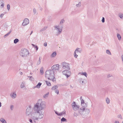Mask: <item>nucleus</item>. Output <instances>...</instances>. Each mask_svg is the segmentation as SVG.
I'll list each match as a JSON object with an SVG mask.
<instances>
[{
    "label": "nucleus",
    "instance_id": "nucleus-23",
    "mask_svg": "<svg viewBox=\"0 0 123 123\" xmlns=\"http://www.w3.org/2000/svg\"><path fill=\"white\" fill-rule=\"evenodd\" d=\"M47 28L48 27L47 26L44 27L43 28H42L40 30V32H41L44 31L47 29Z\"/></svg>",
    "mask_w": 123,
    "mask_h": 123
},
{
    "label": "nucleus",
    "instance_id": "nucleus-16",
    "mask_svg": "<svg viewBox=\"0 0 123 123\" xmlns=\"http://www.w3.org/2000/svg\"><path fill=\"white\" fill-rule=\"evenodd\" d=\"M81 2H79L78 3L76 4V6L77 8H80L81 6Z\"/></svg>",
    "mask_w": 123,
    "mask_h": 123
},
{
    "label": "nucleus",
    "instance_id": "nucleus-14",
    "mask_svg": "<svg viewBox=\"0 0 123 123\" xmlns=\"http://www.w3.org/2000/svg\"><path fill=\"white\" fill-rule=\"evenodd\" d=\"M4 6V3L3 1L2 0L1 3H0V8H2Z\"/></svg>",
    "mask_w": 123,
    "mask_h": 123
},
{
    "label": "nucleus",
    "instance_id": "nucleus-19",
    "mask_svg": "<svg viewBox=\"0 0 123 123\" xmlns=\"http://www.w3.org/2000/svg\"><path fill=\"white\" fill-rule=\"evenodd\" d=\"M0 121L2 123H7L6 122L5 120L2 118L0 119Z\"/></svg>",
    "mask_w": 123,
    "mask_h": 123
},
{
    "label": "nucleus",
    "instance_id": "nucleus-41",
    "mask_svg": "<svg viewBox=\"0 0 123 123\" xmlns=\"http://www.w3.org/2000/svg\"><path fill=\"white\" fill-rule=\"evenodd\" d=\"M10 8V6L9 4H8L7 5V9L8 11L9 10Z\"/></svg>",
    "mask_w": 123,
    "mask_h": 123
},
{
    "label": "nucleus",
    "instance_id": "nucleus-1",
    "mask_svg": "<svg viewBox=\"0 0 123 123\" xmlns=\"http://www.w3.org/2000/svg\"><path fill=\"white\" fill-rule=\"evenodd\" d=\"M46 104L45 102L41 99H38L37 102L34 105V109L36 111H34L32 115L35 119L41 120L44 117V113L42 110H44L46 108Z\"/></svg>",
    "mask_w": 123,
    "mask_h": 123
},
{
    "label": "nucleus",
    "instance_id": "nucleus-15",
    "mask_svg": "<svg viewBox=\"0 0 123 123\" xmlns=\"http://www.w3.org/2000/svg\"><path fill=\"white\" fill-rule=\"evenodd\" d=\"M25 82L23 81L22 82L21 84L20 87L21 88H23L25 87Z\"/></svg>",
    "mask_w": 123,
    "mask_h": 123
},
{
    "label": "nucleus",
    "instance_id": "nucleus-45",
    "mask_svg": "<svg viewBox=\"0 0 123 123\" xmlns=\"http://www.w3.org/2000/svg\"><path fill=\"white\" fill-rule=\"evenodd\" d=\"M55 92L57 94H58L59 93V90L57 89H56L55 90Z\"/></svg>",
    "mask_w": 123,
    "mask_h": 123
},
{
    "label": "nucleus",
    "instance_id": "nucleus-26",
    "mask_svg": "<svg viewBox=\"0 0 123 123\" xmlns=\"http://www.w3.org/2000/svg\"><path fill=\"white\" fill-rule=\"evenodd\" d=\"M11 31H12V30H10L9 32H8L5 35V36H4V37L6 38L10 34V33L11 32Z\"/></svg>",
    "mask_w": 123,
    "mask_h": 123
},
{
    "label": "nucleus",
    "instance_id": "nucleus-47",
    "mask_svg": "<svg viewBox=\"0 0 123 123\" xmlns=\"http://www.w3.org/2000/svg\"><path fill=\"white\" fill-rule=\"evenodd\" d=\"M105 18L104 17H103L102 18V19L101 20L102 22V23H104L105 22Z\"/></svg>",
    "mask_w": 123,
    "mask_h": 123
},
{
    "label": "nucleus",
    "instance_id": "nucleus-18",
    "mask_svg": "<svg viewBox=\"0 0 123 123\" xmlns=\"http://www.w3.org/2000/svg\"><path fill=\"white\" fill-rule=\"evenodd\" d=\"M90 111L89 109L85 108V112H86L87 114H89L90 113Z\"/></svg>",
    "mask_w": 123,
    "mask_h": 123
},
{
    "label": "nucleus",
    "instance_id": "nucleus-38",
    "mask_svg": "<svg viewBox=\"0 0 123 123\" xmlns=\"http://www.w3.org/2000/svg\"><path fill=\"white\" fill-rule=\"evenodd\" d=\"M55 113L56 114H57L58 116H61V115L60 113H59L57 111H56L55 112Z\"/></svg>",
    "mask_w": 123,
    "mask_h": 123
},
{
    "label": "nucleus",
    "instance_id": "nucleus-9",
    "mask_svg": "<svg viewBox=\"0 0 123 123\" xmlns=\"http://www.w3.org/2000/svg\"><path fill=\"white\" fill-rule=\"evenodd\" d=\"M78 112L79 114L81 115H84L85 114V108L81 107L78 110Z\"/></svg>",
    "mask_w": 123,
    "mask_h": 123
},
{
    "label": "nucleus",
    "instance_id": "nucleus-57",
    "mask_svg": "<svg viewBox=\"0 0 123 123\" xmlns=\"http://www.w3.org/2000/svg\"><path fill=\"white\" fill-rule=\"evenodd\" d=\"M1 106V103L0 102V107Z\"/></svg>",
    "mask_w": 123,
    "mask_h": 123
},
{
    "label": "nucleus",
    "instance_id": "nucleus-39",
    "mask_svg": "<svg viewBox=\"0 0 123 123\" xmlns=\"http://www.w3.org/2000/svg\"><path fill=\"white\" fill-rule=\"evenodd\" d=\"M33 12L34 14H36L37 13L36 10L35 8L33 9Z\"/></svg>",
    "mask_w": 123,
    "mask_h": 123
},
{
    "label": "nucleus",
    "instance_id": "nucleus-10",
    "mask_svg": "<svg viewBox=\"0 0 123 123\" xmlns=\"http://www.w3.org/2000/svg\"><path fill=\"white\" fill-rule=\"evenodd\" d=\"M29 20L27 18H25L23 21L22 25L23 26L29 24Z\"/></svg>",
    "mask_w": 123,
    "mask_h": 123
},
{
    "label": "nucleus",
    "instance_id": "nucleus-55",
    "mask_svg": "<svg viewBox=\"0 0 123 123\" xmlns=\"http://www.w3.org/2000/svg\"><path fill=\"white\" fill-rule=\"evenodd\" d=\"M80 100H82L83 99H82V97L81 96L80 97Z\"/></svg>",
    "mask_w": 123,
    "mask_h": 123
},
{
    "label": "nucleus",
    "instance_id": "nucleus-29",
    "mask_svg": "<svg viewBox=\"0 0 123 123\" xmlns=\"http://www.w3.org/2000/svg\"><path fill=\"white\" fill-rule=\"evenodd\" d=\"M106 53L108 55H111V53L109 50H107L106 51Z\"/></svg>",
    "mask_w": 123,
    "mask_h": 123
},
{
    "label": "nucleus",
    "instance_id": "nucleus-40",
    "mask_svg": "<svg viewBox=\"0 0 123 123\" xmlns=\"http://www.w3.org/2000/svg\"><path fill=\"white\" fill-rule=\"evenodd\" d=\"M76 52H75V51L74 53V57L75 58H77L78 56V55H76Z\"/></svg>",
    "mask_w": 123,
    "mask_h": 123
},
{
    "label": "nucleus",
    "instance_id": "nucleus-42",
    "mask_svg": "<svg viewBox=\"0 0 123 123\" xmlns=\"http://www.w3.org/2000/svg\"><path fill=\"white\" fill-rule=\"evenodd\" d=\"M40 73H41V74H43V69L42 68H41L40 69Z\"/></svg>",
    "mask_w": 123,
    "mask_h": 123
},
{
    "label": "nucleus",
    "instance_id": "nucleus-32",
    "mask_svg": "<svg viewBox=\"0 0 123 123\" xmlns=\"http://www.w3.org/2000/svg\"><path fill=\"white\" fill-rule=\"evenodd\" d=\"M19 41L18 39L16 38L14 40V43L16 44Z\"/></svg>",
    "mask_w": 123,
    "mask_h": 123
},
{
    "label": "nucleus",
    "instance_id": "nucleus-50",
    "mask_svg": "<svg viewBox=\"0 0 123 123\" xmlns=\"http://www.w3.org/2000/svg\"><path fill=\"white\" fill-rule=\"evenodd\" d=\"M4 14H1V15H0V17L1 18H2L4 16Z\"/></svg>",
    "mask_w": 123,
    "mask_h": 123
},
{
    "label": "nucleus",
    "instance_id": "nucleus-22",
    "mask_svg": "<svg viewBox=\"0 0 123 123\" xmlns=\"http://www.w3.org/2000/svg\"><path fill=\"white\" fill-rule=\"evenodd\" d=\"M79 74H80L82 75H84L86 77L87 76V74L86 72L84 73H79Z\"/></svg>",
    "mask_w": 123,
    "mask_h": 123
},
{
    "label": "nucleus",
    "instance_id": "nucleus-5",
    "mask_svg": "<svg viewBox=\"0 0 123 123\" xmlns=\"http://www.w3.org/2000/svg\"><path fill=\"white\" fill-rule=\"evenodd\" d=\"M29 54V53L28 50L25 49H22L20 52V55L22 57H26Z\"/></svg>",
    "mask_w": 123,
    "mask_h": 123
},
{
    "label": "nucleus",
    "instance_id": "nucleus-20",
    "mask_svg": "<svg viewBox=\"0 0 123 123\" xmlns=\"http://www.w3.org/2000/svg\"><path fill=\"white\" fill-rule=\"evenodd\" d=\"M36 120V122L35 123L34 122V121L32 119H29V121L31 123H36L37 122L39 121V120Z\"/></svg>",
    "mask_w": 123,
    "mask_h": 123
},
{
    "label": "nucleus",
    "instance_id": "nucleus-13",
    "mask_svg": "<svg viewBox=\"0 0 123 123\" xmlns=\"http://www.w3.org/2000/svg\"><path fill=\"white\" fill-rule=\"evenodd\" d=\"M82 49H81L80 48H77L76 49L75 51V52H76V53H81L82 51Z\"/></svg>",
    "mask_w": 123,
    "mask_h": 123
},
{
    "label": "nucleus",
    "instance_id": "nucleus-28",
    "mask_svg": "<svg viewBox=\"0 0 123 123\" xmlns=\"http://www.w3.org/2000/svg\"><path fill=\"white\" fill-rule=\"evenodd\" d=\"M49 95V93H48L44 95L43 96L44 98H46L48 97Z\"/></svg>",
    "mask_w": 123,
    "mask_h": 123
},
{
    "label": "nucleus",
    "instance_id": "nucleus-44",
    "mask_svg": "<svg viewBox=\"0 0 123 123\" xmlns=\"http://www.w3.org/2000/svg\"><path fill=\"white\" fill-rule=\"evenodd\" d=\"M84 106L82 105V106L83 107H86L87 106V105L85 103L84 104H83Z\"/></svg>",
    "mask_w": 123,
    "mask_h": 123
},
{
    "label": "nucleus",
    "instance_id": "nucleus-64",
    "mask_svg": "<svg viewBox=\"0 0 123 123\" xmlns=\"http://www.w3.org/2000/svg\"><path fill=\"white\" fill-rule=\"evenodd\" d=\"M30 74H31V73H30Z\"/></svg>",
    "mask_w": 123,
    "mask_h": 123
},
{
    "label": "nucleus",
    "instance_id": "nucleus-34",
    "mask_svg": "<svg viewBox=\"0 0 123 123\" xmlns=\"http://www.w3.org/2000/svg\"><path fill=\"white\" fill-rule=\"evenodd\" d=\"M119 16L121 18L123 19V14L122 13H120L119 14Z\"/></svg>",
    "mask_w": 123,
    "mask_h": 123
},
{
    "label": "nucleus",
    "instance_id": "nucleus-12",
    "mask_svg": "<svg viewBox=\"0 0 123 123\" xmlns=\"http://www.w3.org/2000/svg\"><path fill=\"white\" fill-rule=\"evenodd\" d=\"M10 97L13 99H15L16 97V94L15 92L11 93L10 95Z\"/></svg>",
    "mask_w": 123,
    "mask_h": 123
},
{
    "label": "nucleus",
    "instance_id": "nucleus-46",
    "mask_svg": "<svg viewBox=\"0 0 123 123\" xmlns=\"http://www.w3.org/2000/svg\"><path fill=\"white\" fill-rule=\"evenodd\" d=\"M112 76V75L111 74H109L107 75V77L108 78H109Z\"/></svg>",
    "mask_w": 123,
    "mask_h": 123
},
{
    "label": "nucleus",
    "instance_id": "nucleus-59",
    "mask_svg": "<svg viewBox=\"0 0 123 123\" xmlns=\"http://www.w3.org/2000/svg\"><path fill=\"white\" fill-rule=\"evenodd\" d=\"M36 88V86H35L33 87V88Z\"/></svg>",
    "mask_w": 123,
    "mask_h": 123
},
{
    "label": "nucleus",
    "instance_id": "nucleus-21",
    "mask_svg": "<svg viewBox=\"0 0 123 123\" xmlns=\"http://www.w3.org/2000/svg\"><path fill=\"white\" fill-rule=\"evenodd\" d=\"M42 84V83L40 82H39L37 84L36 86V88H39L40 86H41V85Z\"/></svg>",
    "mask_w": 123,
    "mask_h": 123
},
{
    "label": "nucleus",
    "instance_id": "nucleus-11",
    "mask_svg": "<svg viewBox=\"0 0 123 123\" xmlns=\"http://www.w3.org/2000/svg\"><path fill=\"white\" fill-rule=\"evenodd\" d=\"M59 65L58 64L55 65L51 67V70H58L59 69Z\"/></svg>",
    "mask_w": 123,
    "mask_h": 123
},
{
    "label": "nucleus",
    "instance_id": "nucleus-6",
    "mask_svg": "<svg viewBox=\"0 0 123 123\" xmlns=\"http://www.w3.org/2000/svg\"><path fill=\"white\" fill-rule=\"evenodd\" d=\"M62 66L63 69H64L70 70L69 64L66 62H63L62 63Z\"/></svg>",
    "mask_w": 123,
    "mask_h": 123
},
{
    "label": "nucleus",
    "instance_id": "nucleus-43",
    "mask_svg": "<svg viewBox=\"0 0 123 123\" xmlns=\"http://www.w3.org/2000/svg\"><path fill=\"white\" fill-rule=\"evenodd\" d=\"M14 106L13 105H11L10 106V108L11 110H12L13 109Z\"/></svg>",
    "mask_w": 123,
    "mask_h": 123
},
{
    "label": "nucleus",
    "instance_id": "nucleus-7",
    "mask_svg": "<svg viewBox=\"0 0 123 123\" xmlns=\"http://www.w3.org/2000/svg\"><path fill=\"white\" fill-rule=\"evenodd\" d=\"M69 70H65L62 72L63 74L65 75L67 78L69 77L70 75L71 72Z\"/></svg>",
    "mask_w": 123,
    "mask_h": 123
},
{
    "label": "nucleus",
    "instance_id": "nucleus-17",
    "mask_svg": "<svg viewBox=\"0 0 123 123\" xmlns=\"http://www.w3.org/2000/svg\"><path fill=\"white\" fill-rule=\"evenodd\" d=\"M56 53L55 52L53 53L50 55L51 58H53L55 57L56 55Z\"/></svg>",
    "mask_w": 123,
    "mask_h": 123
},
{
    "label": "nucleus",
    "instance_id": "nucleus-56",
    "mask_svg": "<svg viewBox=\"0 0 123 123\" xmlns=\"http://www.w3.org/2000/svg\"><path fill=\"white\" fill-rule=\"evenodd\" d=\"M20 74L21 75H22V74H23V73L22 72H20Z\"/></svg>",
    "mask_w": 123,
    "mask_h": 123
},
{
    "label": "nucleus",
    "instance_id": "nucleus-54",
    "mask_svg": "<svg viewBox=\"0 0 123 123\" xmlns=\"http://www.w3.org/2000/svg\"><path fill=\"white\" fill-rule=\"evenodd\" d=\"M32 46L33 47H35V46H36V45H34V44H32Z\"/></svg>",
    "mask_w": 123,
    "mask_h": 123
},
{
    "label": "nucleus",
    "instance_id": "nucleus-63",
    "mask_svg": "<svg viewBox=\"0 0 123 123\" xmlns=\"http://www.w3.org/2000/svg\"><path fill=\"white\" fill-rule=\"evenodd\" d=\"M30 74H31V73H30Z\"/></svg>",
    "mask_w": 123,
    "mask_h": 123
},
{
    "label": "nucleus",
    "instance_id": "nucleus-31",
    "mask_svg": "<svg viewBox=\"0 0 123 123\" xmlns=\"http://www.w3.org/2000/svg\"><path fill=\"white\" fill-rule=\"evenodd\" d=\"M106 101L107 104H109L110 103V100L108 98H106Z\"/></svg>",
    "mask_w": 123,
    "mask_h": 123
},
{
    "label": "nucleus",
    "instance_id": "nucleus-3",
    "mask_svg": "<svg viewBox=\"0 0 123 123\" xmlns=\"http://www.w3.org/2000/svg\"><path fill=\"white\" fill-rule=\"evenodd\" d=\"M34 111H36L34 109V107L33 109H32V107L31 105H29L28 107L26 109V114L27 116H29L30 114L31 115V118L34 121L35 123H36V120H40V119H35V118L32 116V113Z\"/></svg>",
    "mask_w": 123,
    "mask_h": 123
},
{
    "label": "nucleus",
    "instance_id": "nucleus-62",
    "mask_svg": "<svg viewBox=\"0 0 123 123\" xmlns=\"http://www.w3.org/2000/svg\"><path fill=\"white\" fill-rule=\"evenodd\" d=\"M122 123H123V121L122 122Z\"/></svg>",
    "mask_w": 123,
    "mask_h": 123
},
{
    "label": "nucleus",
    "instance_id": "nucleus-60",
    "mask_svg": "<svg viewBox=\"0 0 123 123\" xmlns=\"http://www.w3.org/2000/svg\"><path fill=\"white\" fill-rule=\"evenodd\" d=\"M120 116L121 118V117H122L121 116V115H120V116Z\"/></svg>",
    "mask_w": 123,
    "mask_h": 123
},
{
    "label": "nucleus",
    "instance_id": "nucleus-61",
    "mask_svg": "<svg viewBox=\"0 0 123 123\" xmlns=\"http://www.w3.org/2000/svg\"><path fill=\"white\" fill-rule=\"evenodd\" d=\"M41 9V10H42V8L41 9Z\"/></svg>",
    "mask_w": 123,
    "mask_h": 123
},
{
    "label": "nucleus",
    "instance_id": "nucleus-8",
    "mask_svg": "<svg viewBox=\"0 0 123 123\" xmlns=\"http://www.w3.org/2000/svg\"><path fill=\"white\" fill-rule=\"evenodd\" d=\"M72 106L73 109L75 111L77 110L79 108V106L76 105L74 102L72 104Z\"/></svg>",
    "mask_w": 123,
    "mask_h": 123
},
{
    "label": "nucleus",
    "instance_id": "nucleus-36",
    "mask_svg": "<svg viewBox=\"0 0 123 123\" xmlns=\"http://www.w3.org/2000/svg\"><path fill=\"white\" fill-rule=\"evenodd\" d=\"M66 112L65 111V110H64L63 111L60 113V114H61V116L62 115L65 114L66 113Z\"/></svg>",
    "mask_w": 123,
    "mask_h": 123
},
{
    "label": "nucleus",
    "instance_id": "nucleus-37",
    "mask_svg": "<svg viewBox=\"0 0 123 123\" xmlns=\"http://www.w3.org/2000/svg\"><path fill=\"white\" fill-rule=\"evenodd\" d=\"M81 105L84 106L83 104L85 103L84 100L83 99L82 100H81Z\"/></svg>",
    "mask_w": 123,
    "mask_h": 123
},
{
    "label": "nucleus",
    "instance_id": "nucleus-51",
    "mask_svg": "<svg viewBox=\"0 0 123 123\" xmlns=\"http://www.w3.org/2000/svg\"><path fill=\"white\" fill-rule=\"evenodd\" d=\"M35 47V48L36 49V50L37 51L38 49V47L37 46H36Z\"/></svg>",
    "mask_w": 123,
    "mask_h": 123
},
{
    "label": "nucleus",
    "instance_id": "nucleus-27",
    "mask_svg": "<svg viewBox=\"0 0 123 123\" xmlns=\"http://www.w3.org/2000/svg\"><path fill=\"white\" fill-rule=\"evenodd\" d=\"M28 77L29 78V80L31 81H34V78L32 76H28Z\"/></svg>",
    "mask_w": 123,
    "mask_h": 123
},
{
    "label": "nucleus",
    "instance_id": "nucleus-49",
    "mask_svg": "<svg viewBox=\"0 0 123 123\" xmlns=\"http://www.w3.org/2000/svg\"><path fill=\"white\" fill-rule=\"evenodd\" d=\"M44 45L45 46H47V44L46 42H45L44 43Z\"/></svg>",
    "mask_w": 123,
    "mask_h": 123
},
{
    "label": "nucleus",
    "instance_id": "nucleus-25",
    "mask_svg": "<svg viewBox=\"0 0 123 123\" xmlns=\"http://www.w3.org/2000/svg\"><path fill=\"white\" fill-rule=\"evenodd\" d=\"M84 80L82 78L80 79L79 80L80 83L82 84L84 83Z\"/></svg>",
    "mask_w": 123,
    "mask_h": 123
},
{
    "label": "nucleus",
    "instance_id": "nucleus-30",
    "mask_svg": "<svg viewBox=\"0 0 123 123\" xmlns=\"http://www.w3.org/2000/svg\"><path fill=\"white\" fill-rule=\"evenodd\" d=\"M45 82L47 86H51V84L49 81H45Z\"/></svg>",
    "mask_w": 123,
    "mask_h": 123
},
{
    "label": "nucleus",
    "instance_id": "nucleus-48",
    "mask_svg": "<svg viewBox=\"0 0 123 123\" xmlns=\"http://www.w3.org/2000/svg\"><path fill=\"white\" fill-rule=\"evenodd\" d=\"M114 123H119V122L118 121L115 120L114 122Z\"/></svg>",
    "mask_w": 123,
    "mask_h": 123
},
{
    "label": "nucleus",
    "instance_id": "nucleus-35",
    "mask_svg": "<svg viewBox=\"0 0 123 123\" xmlns=\"http://www.w3.org/2000/svg\"><path fill=\"white\" fill-rule=\"evenodd\" d=\"M62 122H66L67 120L64 118L62 117L61 119Z\"/></svg>",
    "mask_w": 123,
    "mask_h": 123
},
{
    "label": "nucleus",
    "instance_id": "nucleus-4",
    "mask_svg": "<svg viewBox=\"0 0 123 123\" xmlns=\"http://www.w3.org/2000/svg\"><path fill=\"white\" fill-rule=\"evenodd\" d=\"M54 73V70H47L45 73V77L48 80L54 81L55 78Z\"/></svg>",
    "mask_w": 123,
    "mask_h": 123
},
{
    "label": "nucleus",
    "instance_id": "nucleus-33",
    "mask_svg": "<svg viewBox=\"0 0 123 123\" xmlns=\"http://www.w3.org/2000/svg\"><path fill=\"white\" fill-rule=\"evenodd\" d=\"M117 37L118 39L120 40L121 39V36L118 33L117 34Z\"/></svg>",
    "mask_w": 123,
    "mask_h": 123
},
{
    "label": "nucleus",
    "instance_id": "nucleus-53",
    "mask_svg": "<svg viewBox=\"0 0 123 123\" xmlns=\"http://www.w3.org/2000/svg\"><path fill=\"white\" fill-rule=\"evenodd\" d=\"M41 62H40V61H38V62H37V64L38 65L39 64H40V63H41Z\"/></svg>",
    "mask_w": 123,
    "mask_h": 123
},
{
    "label": "nucleus",
    "instance_id": "nucleus-2",
    "mask_svg": "<svg viewBox=\"0 0 123 123\" xmlns=\"http://www.w3.org/2000/svg\"><path fill=\"white\" fill-rule=\"evenodd\" d=\"M65 22V20L63 19L61 20L59 24L54 26V28L57 32L55 34L58 36L60 35L62 32L63 27V24Z\"/></svg>",
    "mask_w": 123,
    "mask_h": 123
},
{
    "label": "nucleus",
    "instance_id": "nucleus-52",
    "mask_svg": "<svg viewBox=\"0 0 123 123\" xmlns=\"http://www.w3.org/2000/svg\"><path fill=\"white\" fill-rule=\"evenodd\" d=\"M41 57H40L39 58V60L38 61H40V62H41Z\"/></svg>",
    "mask_w": 123,
    "mask_h": 123
},
{
    "label": "nucleus",
    "instance_id": "nucleus-58",
    "mask_svg": "<svg viewBox=\"0 0 123 123\" xmlns=\"http://www.w3.org/2000/svg\"><path fill=\"white\" fill-rule=\"evenodd\" d=\"M32 32H33V31H31V34H30V35H31L32 34Z\"/></svg>",
    "mask_w": 123,
    "mask_h": 123
},
{
    "label": "nucleus",
    "instance_id": "nucleus-24",
    "mask_svg": "<svg viewBox=\"0 0 123 123\" xmlns=\"http://www.w3.org/2000/svg\"><path fill=\"white\" fill-rule=\"evenodd\" d=\"M57 88L58 87L56 86L55 85L52 87L51 89L52 90H56Z\"/></svg>",
    "mask_w": 123,
    "mask_h": 123
}]
</instances>
